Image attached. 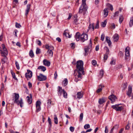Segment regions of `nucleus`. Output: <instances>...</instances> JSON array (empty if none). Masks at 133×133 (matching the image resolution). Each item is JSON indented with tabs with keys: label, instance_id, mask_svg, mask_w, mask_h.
Wrapping results in <instances>:
<instances>
[{
	"label": "nucleus",
	"instance_id": "f257e3e1",
	"mask_svg": "<svg viewBox=\"0 0 133 133\" xmlns=\"http://www.w3.org/2000/svg\"><path fill=\"white\" fill-rule=\"evenodd\" d=\"M78 73L77 76L78 78H81L82 76V74H84V70L83 63L82 60H79L76 62V69L75 70Z\"/></svg>",
	"mask_w": 133,
	"mask_h": 133
},
{
	"label": "nucleus",
	"instance_id": "f03ea898",
	"mask_svg": "<svg viewBox=\"0 0 133 133\" xmlns=\"http://www.w3.org/2000/svg\"><path fill=\"white\" fill-rule=\"evenodd\" d=\"M19 97V96L18 94L14 93L12 95V100L14 103L17 104L18 105H19L20 107L22 108L23 107V100L22 98H21L20 100L18 101Z\"/></svg>",
	"mask_w": 133,
	"mask_h": 133
},
{
	"label": "nucleus",
	"instance_id": "7ed1b4c3",
	"mask_svg": "<svg viewBox=\"0 0 133 133\" xmlns=\"http://www.w3.org/2000/svg\"><path fill=\"white\" fill-rule=\"evenodd\" d=\"M90 43L89 46H86L84 47V54L85 56H86L88 55V54H90L92 50L91 46L92 44L91 40H90Z\"/></svg>",
	"mask_w": 133,
	"mask_h": 133
},
{
	"label": "nucleus",
	"instance_id": "20e7f679",
	"mask_svg": "<svg viewBox=\"0 0 133 133\" xmlns=\"http://www.w3.org/2000/svg\"><path fill=\"white\" fill-rule=\"evenodd\" d=\"M87 11V9L86 6L81 5L79 8L78 13H83V15H84Z\"/></svg>",
	"mask_w": 133,
	"mask_h": 133
},
{
	"label": "nucleus",
	"instance_id": "39448f33",
	"mask_svg": "<svg viewBox=\"0 0 133 133\" xmlns=\"http://www.w3.org/2000/svg\"><path fill=\"white\" fill-rule=\"evenodd\" d=\"M88 39V35L85 34H83L81 35L80 40L81 42H84Z\"/></svg>",
	"mask_w": 133,
	"mask_h": 133
},
{
	"label": "nucleus",
	"instance_id": "423d86ee",
	"mask_svg": "<svg viewBox=\"0 0 133 133\" xmlns=\"http://www.w3.org/2000/svg\"><path fill=\"white\" fill-rule=\"evenodd\" d=\"M2 47L3 48V50H1V54H3V55H8V52L7 49L5 48V45L3 44L2 45Z\"/></svg>",
	"mask_w": 133,
	"mask_h": 133
},
{
	"label": "nucleus",
	"instance_id": "0eeeda50",
	"mask_svg": "<svg viewBox=\"0 0 133 133\" xmlns=\"http://www.w3.org/2000/svg\"><path fill=\"white\" fill-rule=\"evenodd\" d=\"M32 72L29 70H27V72L25 74V76L26 78H30L32 76Z\"/></svg>",
	"mask_w": 133,
	"mask_h": 133
},
{
	"label": "nucleus",
	"instance_id": "6e6552de",
	"mask_svg": "<svg viewBox=\"0 0 133 133\" xmlns=\"http://www.w3.org/2000/svg\"><path fill=\"white\" fill-rule=\"evenodd\" d=\"M119 105L116 104L115 105H112V108L113 109L117 111H120L122 110L123 107H119Z\"/></svg>",
	"mask_w": 133,
	"mask_h": 133
},
{
	"label": "nucleus",
	"instance_id": "1a4fd4ad",
	"mask_svg": "<svg viewBox=\"0 0 133 133\" xmlns=\"http://www.w3.org/2000/svg\"><path fill=\"white\" fill-rule=\"evenodd\" d=\"M41 102L40 101H36V112H38L41 110Z\"/></svg>",
	"mask_w": 133,
	"mask_h": 133
},
{
	"label": "nucleus",
	"instance_id": "9d476101",
	"mask_svg": "<svg viewBox=\"0 0 133 133\" xmlns=\"http://www.w3.org/2000/svg\"><path fill=\"white\" fill-rule=\"evenodd\" d=\"M37 78L39 81H45L46 79V76L40 74L39 76H37Z\"/></svg>",
	"mask_w": 133,
	"mask_h": 133
},
{
	"label": "nucleus",
	"instance_id": "9b49d317",
	"mask_svg": "<svg viewBox=\"0 0 133 133\" xmlns=\"http://www.w3.org/2000/svg\"><path fill=\"white\" fill-rule=\"evenodd\" d=\"M109 98L111 100V103H112L115 101L116 97L114 95H112L109 97Z\"/></svg>",
	"mask_w": 133,
	"mask_h": 133
},
{
	"label": "nucleus",
	"instance_id": "f8f14e48",
	"mask_svg": "<svg viewBox=\"0 0 133 133\" xmlns=\"http://www.w3.org/2000/svg\"><path fill=\"white\" fill-rule=\"evenodd\" d=\"M132 92V87L130 86H129L128 87V91L127 93V95L130 97L131 95V94Z\"/></svg>",
	"mask_w": 133,
	"mask_h": 133
},
{
	"label": "nucleus",
	"instance_id": "ddd939ff",
	"mask_svg": "<svg viewBox=\"0 0 133 133\" xmlns=\"http://www.w3.org/2000/svg\"><path fill=\"white\" fill-rule=\"evenodd\" d=\"M2 56H3L4 57L2 59L1 62L2 64H3L7 61V58L6 56L7 55H3V54H1Z\"/></svg>",
	"mask_w": 133,
	"mask_h": 133
},
{
	"label": "nucleus",
	"instance_id": "4468645a",
	"mask_svg": "<svg viewBox=\"0 0 133 133\" xmlns=\"http://www.w3.org/2000/svg\"><path fill=\"white\" fill-rule=\"evenodd\" d=\"M43 63L44 65L48 66H50V62L46 59H44L43 60Z\"/></svg>",
	"mask_w": 133,
	"mask_h": 133
},
{
	"label": "nucleus",
	"instance_id": "2eb2a0df",
	"mask_svg": "<svg viewBox=\"0 0 133 133\" xmlns=\"http://www.w3.org/2000/svg\"><path fill=\"white\" fill-rule=\"evenodd\" d=\"M80 33L79 32H77L75 36V38L77 41H78L80 40Z\"/></svg>",
	"mask_w": 133,
	"mask_h": 133
},
{
	"label": "nucleus",
	"instance_id": "dca6fc26",
	"mask_svg": "<svg viewBox=\"0 0 133 133\" xmlns=\"http://www.w3.org/2000/svg\"><path fill=\"white\" fill-rule=\"evenodd\" d=\"M30 6L31 5L30 4H28L27 5L26 9L25 10V15L26 16L28 15L30 11Z\"/></svg>",
	"mask_w": 133,
	"mask_h": 133
},
{
	"label": "nucleus",
	"instance_id": "f3484780",
	"mask_svg": "<svg viewBox=\"0 0 133 133\" xmlns=\"http://www.w3.org/2000/svg\"><path fill=\"white\" fill-rule=\"evenodd\" d=\"M63 89H62V88L60 86L58 87V88L57 89L58 94L59 95H61L62 93L63 92Z\"/></svg>",
	"mask_w": 133,
	"mask_h": 133
},
{
	"label": "nucleus",
	"instance_id": "a211bd4d",
	"mask_svg": "<svg viewBox=\"0 0 133 133\" xmlns=\"http://www.w3.org/2000/svg\"><path fill=\"white\" fill-rule=\"evenodd\" d=\"M32 95L31 94L30 95V97L27 96L26 98L27 99V102L29 104H30L32 102Z\"/></svg>",
	"mask_w": 133,
	"mask_h": 133
},
{
	"label": "nucleus",
	"instance_id": "6ab92c4d",
	"mask_svg": "<svg viewBox=\"0 0 133 133\" xmlns=\"http://www.w3.org/2000/svg\"><path fill=\"white\" fill-rule=\"evenodd\" d=\"M77 97L78 99H80L82 98L83 97V94L82 92H79L77 93Z\"/></svg>",
	"mask_w": 133,
	"mask_h": 133
},
{
	"label": "nucleus",
	"instance_id": "aec40b11",
	"mask_svg": "<svg viewBox=\"0 0 133 133\" xmlns=\"http://www.w3.org/2000/svg\"><path fill=\"white\" fill-rule=\"evenodd\" d=\"M106 41L108 44L109 46H110L111 44V41L110 38L108 36H106Z\"/></svg>",
	"mask_w": 133,
	"mask_h": 133
},
{
	"label": "nucleus",
	"instance_id": "412c9836",
	"mask_svg": "<svg viewBox=\"0 0 133 133\" xmlns=\"http://www.w3.org/2000/svg\"><path fill=\"white\" fill-rule=\"evenodd\" d=\"M104 86L103 85H100L99 86V88L98 89L96 90V92L98 93L100 92L102 90L103 88L104 87Z\"/></svg>",
	"mask_w": 133,
	"mask_h": 133
},
{
	"label": "nucleus",
	"instance_id": "4be33fe9",
	"mask_svg": "<svg viewBox=\"0 0 133 133\" xmlns=\"http://www.w3.org/2000/svg\"><path fill=\"white\" fill-rule=\"evenodd\" d=\"M38 69H41L42 71H44L46 70V68L44 66H40L38 67Z\"/></svg>",
	"mask_w": 133,
	"mask_h": 133
},
{
	"label": "nucleus",
	"instance_id": "5701e85b",
	"mask_svg": "<svg viewBox=\"0 0 133 133\" xmlns=\"http://www.w3.org/2000/svg\"><path fill=\"white\" fill-rule=\"evenodd\" d=\"M113 38L115 41L117 42L119 39L118 35L117 34H115L113 36Z\"/></svg>",
	"mask_w": 133,
	"mask_h": 133
},
{
	"label": "nucleus",
	"instance_id": "b1692460",
	"mask_svg": "<svg viewBox=\"0 0 133 133\" xmlns=\"http://www.w3.org/2000/svg\"><path fill=\"white\" fill-rule=\"evenodd\" d=\"M105 102L104 99L103 98L99 99L98 103L100 104H102Z\"/></svg>",
	"mask_w": 133,
	"mask_h": 133
},
{
	"label": "nucleus",
	"instance_id": "393cba45",
	"mask_svg": "<svg viewBox=\"0 0 133 133\" xmlns=\"http://www.w3.org/2000/svg\"><path fill=\"white\" fill-rule=\"evenodd\" d=\"M129 25L130 27H131L133 25V16L130 18Z\"/></svg>",
	"mask_w": 133,
	"mask_h": 133
},
{
	"label": "nucleus",
	"instance_id": "a878e982",
	"mask_svg": "<svg viewBox=\"0 0 133 133\" xmlns=\"http://www.w3.org/2000/svg\"><path fill=\"white\" fill-rule=\"evenodd\" d=\"M103 11L104 12V15H105V17H107L108 13V9L107 8L105 9Z\"/></svg>",
	"mask_w": 133,
	"mask_h": 133
},
{
	"label": "nucleus",
	"instance_id": "bb28decb",
	"mask_svg": "<svg viewBox=\"0 0 133 133\" xmlns=\"http://www.w3.org/2000/svg\"><path fill=\"white\" fill-rule=\"evenodd\" d=\"M52 101L51 99H49L47 100V104L48 108H49L50 107L51 105V104Z\"/></svg>",
	"mask_w": 133,
	"mask_h": 133
},
{
	"label": "nucleus",
	"instance_id": "cd10ccee",
	"mask_svg": "<svg viewBox=\"0 0 133 133\" xmlns=\"http://www.w3.org/2000/svg\"><path fill=\"white\" fill-rule=\"evenodd\" d=\"M63 35L65 36L66 37L70 38L71 37V36L69 35L68 33H67L65 31H64L63 33Z\"/></svg>",
	"mask_w": 133,
	"mask_h": 133
},
{
	"label": "nucleus",
	"instance_id": "c85d7f7f",
	"mask_svg": "<svg viewBox=\"0 0 133 133\" xmlns=\"http://www.w3.org/2000/svg\"><path fill=\"white\" fill-rule=\"evenodd\" d=\"M94 23H92L91 24H90L89 26V29H90L92 28L93 31H94L95 28L94 26Z\"/></svg>",
	"mask_w": 133,
	"mask_h": 133
},
{
	"label": "nucleus",
	"instance_id": "c756f323",
	"mask_svg": "<svg viewBox=\"0 0 133 133\" xmlns=\"http://www.w3.org/2000/svg\"><path fill=\"white\" fill-rule=\"evenodd\" d=\"M107 23L106 20H105L103 22H102L101 24V26L103 27H105L106 26Z\"/></svg>",
	"mask_w": 133,
	"mask_h": 133
},
{
	"label": "nucleus",
	"instance_id": "7c9ffc66",
	"mask_svg": "<svg viewBox=\"0 0 133 133\" xmlns=\"http://www.w3.org/2000/svg\"><path fill=\"white\" fill-rule=\"evenodd\" d=\"M127 83H124L123 86L122 91H124L127 87Z\"/></svg>",
	"mask_w": 133,
	"mask_h": 133
},
{
	"label": "nucleus",
	"instance_id": "2f4dec72",
	"mask_svg": "<svg viewBox=\"0 0 133 133\" xmlns=\"http://www.w3.org/2000/svg\"><path fill=\"white\" fill-rule=\"evenodd\" d=\"M29 55L32 58L33 57H34V55L32 50H31L29 52Z\"/></svg>",
	"mask_w": 133,
	"mask_h": 133
},
{
	"label": "nucleus",
	"instance_id": "473e14b6",
	"mask_svg": "<svg viewBox=\"0 0 133 133\" xmlns=\"http://www.w3.org/2000/svg\"><path fill=\"white\" fill-rule=\"evenodd\" d=\"M47 52L48 54H49L50 56H52L53 53L52 50H49L47 51Z\"/></svg>",
	"mask_w": 133,
	"mask_h": 133
},
{
	"label": "nucleus",
	"instance_id": "72a5a7b5",
	"mask_svg": "<svg viewBox=\"0 0 133 133\" xmlns=\"http://www.w3.org/2000/svg\"><path fill=\"white\" fill-rule=\"evenodd\" d=\"M83 116V114L82 113H81L79 116V121H82Z\"/></svg>",
	"mask_w": 133,
	"mask_h": 133
},
{
	"label": "nucleus",
	"instance_id": "f704fd0d",
	"mask_svg": "<svg viewBox=\"0 0 133 133\" xmlns=\"http://www.w3.org/2000/svg\"><path fill=\"white\" fill-rule=\"evenodd\" d=\"M54 121L55 123L56 124H58V119L56 116V115L54 116Z\"/></svg>",
	"mask_w": 133,
	"mask_h": 133
},
{
	"label": "nucleus",
	"instance_id": "c9c22d12",
	"mask_svg": "<svg viewBox=\"0 0 133 133\" xmlns=\"http://www.w3.org/2000/svg\"><path fill=\"white\" fill-rule=\"evenodd\" d=\"M104 49L106 51L105 54L108 55L109 53V50L108 48L107 47H105L104 48Z\"/></svg>",
	"mask_w": 133,
	"mask_h": 133
},
{
	"label": "nucleus",
	"instance_id": "e433bc0d",
	"mask_svg": "<svg viewBox=\"0 0 133 133\" xmlns=\"http://www.w3.org/2000/svg\"><path fill=\"white\" fill-rule=\"evenodd\" d=\"M63 97L65 98H67V94L64 90H63Z\"/></svg>",
	"mask_w": 133,
	"mask_h": 133
},
{
	"label": "nucleus",
	"instance_id": "4c0bfd02",
	"mask_svg": "<svg viewBox=\"0 0 133 133\" xmlns=\"http://www.w3.org/2000/svg\"><path fill=\"white\" fill-rule=\"evenodd\" d=\"M48 121L49 124V126L50 128L51 126V120L49 117L48 118Z\"/></svg>",
	"mask_w": 133,
	"mask_h": 133
},
{
	"label": "nucleus",
	"instance_id": "58836bf2",
	"mask_svg": "<svg viewBox=\"0 0 133 133\" xmlns=\"http://www.w3.org/2000/svg\"><path fill=\"white\" fill-rule=\"evenodd\" d=\"M123 19V16H121L119 18V21L120 24H121L122 22Z\"/></svg>",
	"mask_w": 133,
	"mask_h": 133
},
{
	"label": "nucleus",
	"instance_id": "ea45409f",
	"mask_svg": "<svg viewBox=\"0 0 133 133\" xmlns=\"http://www.w3.org/2000/svg\"><path fill=\"white\" fill-rule=\"evenodd\" d=\"M107 6L110 8V9L112 11L113 10V8L112 6V5L110 4H107Z\"/></svg>",
	"mask_w": 133,
	"mask_h": 133
},
{
	"label": "nucleus",
	"instance_id": "a19ab883",
	"mask_svg": "<svg viewBox=\"0 0 133 133\" xmlns=\"http://www.w3.org/2000/svg\"><path fill=\"white\" fill-rule=\"evenodd\" d=\"M41 51L40 49L38 48H37L36 50V53L37 54H39L41 53Z\"/></svg>",
	"mask_w": 133,
	"mask_h": 133
},
{
	"label": "nucleus",
	"instance_id": "79ce46f5",
	"mask_svg": "<svg viewBox=\"0 0 133 133\" xmlns=\"http://www.w3.org/2000/svg\"><path fill=\"white\" fill-rule=\"evenodd\" d=\"M90 128V125L89 124H85L84 127V128L85 129H87Z\"/></svg>",
	"mask_w": 133,
	"mask_h": 133
},
{
	"label": "nucleus",
	"instance_id": "37998d69",
	"mask_svg": "<svg viewBox=\"0 0 133 133\" xmlns=\"http://www.w3.org/2000/svg\"><path fill=\"white\" fill-rule=\"evenodd\" d=\"M63 83L65 85H66L68 83V79L67 78H65L63 81Z\"/></svg>",
	"mask_w": 133,
	"mask_h": 133
},
{
	"label": "nucleus",
	"instance_id": "c03bdc74",
	"mask_svg": "<svg viewBox=\"0 0 133 133\" xmlns=\"http://www.w3.org/2000/svg\"><path fill=\"white\" fill-rule=\"evenodd\" d=\"M104 71H103L102 70H101L100 72L99 73L100 76H101V77H102L104 75Z\"/></svg>",
	"mask_w": 133,
	"mask_h": 133
},
{
	"label": "nucleus",
	"instance_id": "a18cd8bd",
	"mask_svg": "<svg viewBox=\"0 0 133 133\" xmlns=\"http://www.w3.org/2000/svg\"><path fill=\"white\" fill-rule=\"evenodd\" d=\"M15 64L17 69L18 70H19L20 69L19 64L16 61L15 62Z\"/></svg>",
	"mask_w": 133,
	"mask_h": 133
},
{
	"label": "nucleus",
	"instance_id": "49530a36",
	"mask_svg": "<svg viewBox=\"0 0 133 133\" xmlns=\"http://www.w3.org/2000/svg\"><path fill=\"white\" fill-rule=\"evenodd\" d=\"M92 63L94 65H95L96 64L97 62L95 60H93L92 61Z\"/></svg>",
	"mask_w": 133,
	"mask_h": 133
},
{
	"label": "nucleus",
	"instance_id": "de8ad7c7",
	"mask_svg": "<svg viewBox=\"0 0 133 133\" xmlns=\"http://www.w3.org/2000/svg\"><path fill=\"white\" fill-rule=\"evenodd\" d=\"M99 22L98 21H97L96 24L95 28H94L95 29H98L99 28Z\"/></svg>",
	"mask_w": 133,
	"mask_h": 133
},
{
	"label": "nucleus",
	"instance_id": "09e8293b",
	"mask_svg": "<svg viewBox=\"0 0 133 133\" xmlns=\"http://www.w3.org/2000/svg\"><path fill=\"white\" fill-rule=\"evenodd\" d=\"M36 43L39 46H41V43L40 41L37 40L36 41Z\"/></svg>",
	"mask_w": 133,
	"mask_h": 133
},
{
	"label": "nucleus",
	"instance_id": "8fccbe9b",
	"mask_svg": "<svg viewBox=\"0 0 133 133\" xmlns=\"http://www.w3.org/2000/svg\"><path fill=\"white\" fill-rule=\"evenodd\" d=\"M105 37V35L104 34H102L101 36V40L102 41H103L104 40Z\"/></svg>",
	"mask_w": 133,
	"mask_h": 133
},
{
	"label": "nucleus",
	"instance_id": "3c124183",
	"mask_svg": "<svg viewBox=\"0 0 133 133\" xmlns=\"http://www.w3.org/2000/svg\"><path fill=\"white\" fill-rule=\"evenodd\" d=\"M108 55L105 54L104 55V57H103V59L104 60H106L107 58H108ZM105 61H104L105 62Z\"/></svg>",
	"mask_w": 133,
	"mask_h": 133
},
{
	"label": "nucleus",
	"instance_id": "603ef678",
	"mask_svg": "<svg viewBox=\"0 0 133 133\" xmlns=\"http://www.w3.org/2000/svg\"><path fill=\"white\" fill-rule=\"evenodd\" d=\"M130 55V52L129 51H125V56L126 57L129 56Z\"/></svg>",
	"mask_w": 133,
	"mask_h": 133
},
{
	"label": "nucleus",
	"instance_id": "864d4df0",
	"mask_svg": "<svg viewBox=\"0 0 133 133\" xmlns=\"http://www.w3.org/2000/svg\"><path fill=\"white\" fill-rule=\"evenodd\" d=\"M82 4L81 5L86 6V0H82Z\"/></svg>",
	"mask_w": 133,
	"mask_h": 133
},
{
	"label": "nucleus",
	"instance_id": "5fc2aeb1",
	"mask_svg": "<svg viewBox=\"0 0 133 133\" xmlns=\"http://www.w3.org/2000/svg\"><path fill=\"white\" fill-rule=\"evenodd\" d=\"M110 64L111 65L115 64V61L113 59H111V61L110 62Z\"/></svg>",
	"mask_w": 133,
	"mask_h": 133
},
{
	"label": "nucleus",
	"instance_id": "6e6d98bb",
	"mask_svg": "<svg viewBox=\"0 0 133 133\" xmlns=\"http://www.w3.org/2000/svg\"><path fill=\"white\" fill-rule=\"evenodd\" d=\"M15 25L16 27L18 28H20L21 26V25H20V24L17 23H16Z\"/></svg>",
	"mask_w": 133,
	"mask_h": 133
},
{
	"label": "nucleus",
	"instance_id": "4d7b16f0",
	"mask_svg": "<svg viewBox=\"0 0 133 133\" xmlns=\"http://www.w3.org/2000/svg\"><path fill=\"white\" fill-rule=\"evenodd\" d=\"M111 28L112 29H114L115 28V26L114 23H113L111 24Z\"/></svg>",
	"mask_w": 133,
	"mask_h": 133
},
{
	"label": "nucleus",
	"instance_id": "13d9d810",
	"mask_svg": "<svg viewBox=\"0 0 133 133\" xmlns=\"http://www.w3.org/2000/svg\"><path fill=\"white\" fill-rule=\"evenodd\" d=\"M119 13V12L118 11H117L116 12H115V13L114 14V17H115L116 16H117L118 15V14Z\"/></svg>",
	"mask_w": 133,
	"mask_h": 133
},
{
	"label": "nucleus",
	"instance_id": "bf43d9fd",
	"mask_svg": "<svg viewBox=\"0 0 133 133\" xmlns=\"http://www.w3.org/2000/svg\"><path fill=\"white\" fill-rule=\"evenodd\" d=\"M70 130L72 132L74 130V128L72 127H71L70 128Z\"/></svg>",
	"mask_w": 133,
	"mask_h": 133
},
{
	"label": "nucleus",
	"instance_id": "052dcab7",
	"mask_svg": "<svg viewBox=\"0 0 133 133\" xmlns=\"http://www.w3.org/2000/svg\"><path fill=\"white\" fill-rule=\"evenodd\" d=\"M108 130L107 126H106L105 128V133H108Z\"/></svg>",
	"mask_w": 133,
	"mask_h": 133
},
{
	"label": "nucleus",
	"instance_id": "680f3d73",
	"mask_svg": "<svg viewBox=\"0 0 133 133\" xmlns=\"http://www.w3.org/2000/svg\"><path fill=\"white\" fill-rule=\"evenodd\" d=\"M57 74L56 71H55L54 74V77L55 79H56L57 78Z\"/></svg>",
	"mask_w": 133,
	"mask_h": 133
},
{
	"label": "nucleus",
	"instance_id": "e2e57ef3",
	"mask_svg": "<svg viewBox=\"0 0 133 133\" xmlns=\"http://www.w3.org/2000/svg\"><path fill=\"white\" fill-rule=\"evenodd\" d=\"M74 18H75V19H74V23L76 24V23L77 22V17L76 16V17L75 16Z\"/></svg>",
	"mask_w": 133,
	"mask_h": 133
},
{
	"label": "nucleus",
	"instance_id": "0e129e2a",
	"mask_svg": "<svg viewBox=\"0 0 133 133\" xmlns=\"http://www.w3.org/2000/svg\"><path fill=\"white\" fill-rule=\"evenodd\" d=\"M70 45L71 46V48L72 49H74L75 47V44L74 43H71L70 44Z\"/></svg>",
	"mask_w": 133,
	"mask_h": 133
},
{
	"label": "nucleus",
	"instance_id": "69168bd1",
	"mask_svg": "<svg viewBox=\"0 0 133 133\" xmlns=\"http://www.w3.org/2000/svg\"><path fill=\"white\" fill-rule=\"evenodd\" d=\"M119 127V125L118 124L115 125L113 127L114 129H117Z\"/></svg>",
	"mask_w": 133,
	"mask_h": 133
},
{
	"label": "nucleus",
	"instance_id": "338daca9",
	"mask_svg": "<svg viewBox=\"0 0 133 133\" xmlns=\"http://www.w3.org/2000/svg\"><path fill=\"white\" fill-rule=\"evenodd\" d=\"M28 85L30 88H31L32 87V84L30 82H28Z\"/></svg>",
	"mask_w": 133,
	"mask_h": 133
},
{
	"label": "nucleus",
	"instance_id": "774afa93",
	"mask_svg": "<svg viewBox=\"0 0 133 133\" xmlns=\"http://www.w3.org/2000/svg\"><path fill=\"white\" fill-rule=\"evenodd\" d=\"M56 40L58 41L59 42H60L61 41V39L59 37H57L56 38Z\"/></svg>",
	"mask_w": 133,
	"mask_h": 133
}]
</instances>
